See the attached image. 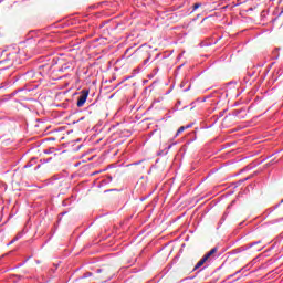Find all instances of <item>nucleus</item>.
<instances>
[{
    "label": "nucleus",
    "instance_id": "f257e3e1",
    "mask_svg": "<svg viewBox=\"0 0 283 283\" xmlns=\"http://www.w3.org/2000/svg\"><path fill=\"white\" fill-rule=\"evenodd\" d=\"M114 277V270L111 266L104 265L103 268L97 270L95 275V280L98 282H109Z\"/></svg>",
    "mask_w": 283,
    "mask_h": 283
},
{
    "label": "nucleus",
    "instance_id": "f03ea898",
    "mask_svg": "<svg viewBox=\"0 0 283 283\" xmlns=\"http://www.w3.org/2000/svg\"><path fill=\"white\" fill-rule=\"evenodd\" d=\"M90 96V91L87 90H82L80 93V96L77 97V107H83L85 103H87V97Z\"/></svg>",
    "mask_w": 283,
    "mask_h": 283
},
{
    "label": "nucleus",
    "instance_id": "7ed1b4c3",
    "mask_svg": "<svg viewBox=\"0 0 283 283\" xmlns=\"http://www.w3.org/2000/svg\"><path fill=\"white\" fill-rule=\"evenodd\" d=\"M218 253V248H212L208 253L203 255V259L209 260V258H212V255H216Z\"/></svg>",
    "mask_w": 283,
    "mask_h": 283
},
{
    "label": "nucleus",
    "instance_id": "20e7f679",
    "mask_svg": "<svg viewBox=\"0 0 283 283\" xmlns=\"http://www.w3.org/2000/svg\"><path fill=\"white\" fill-rule=\"evenodd\" d=\"M189 127H191V125L179 127L177 133H176V136H180V134H182V132H185V129H189Z\"/></svg>",
    "mask_w": 283,
    "mask_h": 283
},
{
    "label": "nucleus",
    "instance_id": "39448f33",
    "mask_svg": "<svg viewBox=\"0 0 283 283\" xmlns=\"http://www.w3.org/2000/svg\"><path fill=\"white\" fill-rule=\"evenodd\" d=\"M205 262H207V259L202 256V259L196 264L195 269H200V266L205 265Z\"/></svg>",
    "mask_w": 283,
    "mask_h": 283
},
{
    "label": "nucleus",
    "instance_id": "423d86ee",
    "mask_svg": "<svg viewBox=\"0 0 283 283\" xmlns=\"http://www.w3.org/2000/svg\"><path fill=\"white\" fill-rule=\"evenodd\" d=\"M198 8H202V3L197 2L193 4V10H198Z\"/></svg>",
    "mask_w": 283,
    "mask_h": 283
},
{
    "label": "nucleus",
    "instance_id": "0eeeda50",
    "mask_svg": "<svg viewBox=\"0 0 283 283\" xmlns=\"http://www.w3.org/2000/svg\"><path fill=\"white\" fill-rule=\"evenodd\" d=\"M85 277H92V272L85 273V274L83 275V279H85Z\"/></svg>",
    "mask_w": 283,
    "mask_h": 283
},
{
    "label": "nucleus",
    "instance_id": "6e6552de",
    "mask_svg": "<svg viewBox=\"0 0 283 283\" xmlns=\"http://www.w3.org/2000/svg\"><path fill=\"white\" fill-rule=\"evenodd\" d=\"M17 240H19V237H15V238L10 242V244H14V242H17Z\"/></svg>",
    "mask_w": 283,
    "mask_h": 283
},
{
    "label": "nucleus",
    "instance_id": "1a4fd4ad",
    "mask_svg": "<svg viewBox=\"0 0 283 283\" xmlns=\"http://www.w3.org/2000/svg\"><path fill=\"white\" fill-rule=\"evenodd\" d=\"M3 63H8V60L0 61V65H3Z\"/></svg>",
    "mask_w": 283,
    "mask_h": 283
},
{
    "label": "nucleus",
    "instance_id": "9d476101",
    "mask_svg": "<svg viewBox=\"0 0 283 283\" xmlns=\"http://www.w3.org/2000/svg\"><path fill=\"white\" fill-rule=\"evenodd\" d=\"M149 63V57L144 61V64L147 65Z\"/></svg>",
    "mask_w": 283,
    "mask_h": 283
},
{
    "label": "nucleus",
    "instance_id": "9b49d317",
    "mask_svg": "<svg viewBox=\"0 0 283 283\" xmlns=\"http://www.w3.org/2000/svg\"><path fill=\"white\" fill-rule=\"evenodd\" d=\"M260 243H261V241H259V242H256V243L252 244V247H253V245H255V244H260Z\"/></svg>",
    "mask_w": 283,
    "mask_h": 283
},
{
    "label": "nucleus",
    "instance_id": "f8f14e48",
    "mask_svg": "<svg viewBox=\"0 0 283 283\" xmlns=\"http://www.w3.org/2000/svg\"><path fill=\"white\" fill-rule=\"evenodd\" d=\"M261 250H262V248L256 249V251H261Z\"/></svg>",
    "mask_w": 283,
    "mask_h": 283
},
{
    "label": "nucleus",
    "instance_id": "ddd939ff",
    "mask_svg": "<svg viewBox=\"0 0 283 283\" xmlns=\"http://www.w3.org/2000/svg\"><path fill=\"white\" fill-rule=\"evenodd\" d=\"M281 14H283V10L280 12V17H281Z\"/></svg>",
    "mask_w": 283,
    "mask_h": 283
},
{
    "label": "nucleus",
    "instance_id": "4468645a",
    "mask_svg": "<svg viewBox=\"0 0 283 283\" xmlns=\"http://www.w3.org/2000/svg\"><path fill=\"white\" fill-rule=\"evenodd\" d=\"M24 167H29V166L27 165V166H24Z\"/></svg>",
    "mask_w": 283,
    "mask_h": 283
},
{
    "label": "nucleus",
    "instance_id": "2eb2a0df",
    "mask_svg": "<svg viewBox=\"0 0 283 283\" xmlns=\"http://www.w3.org/2000/svg\"><path fill=\"white\" fill-rule=\"evenodd\" d=\"M281 202H283V199L281 200Z\"/></svg>",
    "mask_w": 283,
    "mask_h": 283
}]
</instances>
